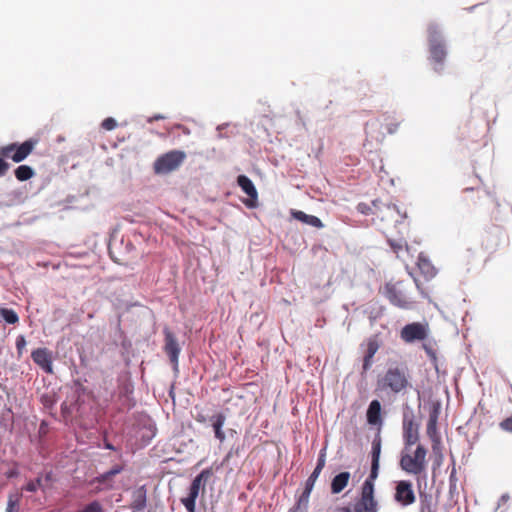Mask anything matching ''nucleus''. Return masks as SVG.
I'll use <instances>...</instances> for the list:
<instances>
[{"label":"nucleus","instance_id":"obj_26","mask_svg":"<svg viewBox=\"0 0 512 512\" xmlns=\"http://www.w3.org/2000/svg\"><path fill=\"white\" fill-rule=\"evenodd\" d=\"M209 421L214 430V433H216V432L223 430V426L226 421V416L224 413L219 412V413H216V414H213L212 416H210Z\"/></svg>","mask_w":512,"mask_h":512},{"label":"nucleus","instance_id":"obj_46","mask_svg":"<svg viewBox=\"0 0 512 512\" xmlns=\"http://www.w3.org/2000/svg\"><path fill=\"white\" fill-rule=\"evenodd\" d=\"M414 282L422 297L428 298V294L421 288L419 281L417 279H414Z\"/></svg>","mask_w":512,"mask_h":512},{"label":"nucleus","instance_id":"obj_8","mask_svg":"<svg viewBox=\"0 0 512 512\" xmlns=\"http://www.w3.org/2000/svg\"><path fill=\"white\" fill-rule=\"evenodd\" d=\"M163 334L164 351L168 355L169 360L173 365V369L177 371L179 365V355L181 352V346L179 345L175 334L168 327H164Z\"/></svg>","mask_w":512,"mask_h":512},{"label":"nucleus","instance_id":"obj_21","mask_svg":"<svg viewBox=\"0 0 512 512\" xmlns=\"http://www.w3.org/2000/svg\"><path fill=\"white\" fill-rule=\"evenodd\" d=\"M26 196L20 190H13L6 195V199L0 202V207H13L17 205H21L25 202Z\"/></svg>","mask_w":512,"mask_h":512},{"label":"nucleus","instance_id":"obj_14","mask_svg":"<svg viewBox=\"0 0 512 512\" xmlns=\"http://www.w3.org/2000/svg\"><path fill=\"white\" fill-rule=\"evenodd\" d=\"M381 437L378 433L373 441L371 447V469L372 477L379 474V466H380V455H381Z\"/></svg>","mask_w":512,"mask_h":512},{"label":"nucleus","instance_id":"obj_13","mask_svg":"<svg viewBox=\"0 0 512 512\" xmlns=\"http://www.w3.org/2000/svg\"><path fill=\"white\" fill-rule=\"evenodd\" d=\"M366 418L369 425L381 426L383 423L381 416V403L379 400L374 399L369 403Z\"/></svg>","mask_w":512,"mask_h":512},{"label":"nucleus","instance_id":"obj_40","mask_svg":"<svg viewBox=\"0 0 512 512\" xmlns=\"http://www.w3.org/2000/svg\"><path fill=\"white\" fill-rule=\"evenodd\" d=\"M240 446L239 445H233L228 453L226 454L225 458L223 459V462H228L230 458H232L234 455H239L240 453Z\"/></svg>","mask_w":512,"mask_h":512},{"label":"nucleus","instance_id":"obj_11","mask_svg":"<svg viewBox=\"0 0 512 512\" xmlns=\"http://www.w3.org/2000/svg\"><path fill=\"white\" fill-rule=\"evenodd\" d=\"M31 358L45 373H53L52 353L47 348H37L33 350Z\"/></svg>","mask_w":512,"mask_h":512},{"label":"nucleus","instance_id":"obj_6","mask_svg":"<svg viewBox=\"0 0 512 512\" xmlns=\"http://www.w3.org/2000/svg\"><path fill=\"white\" fill-rule=\"evenodd\" d=\"M427 32L431 59L441 65L446 57V49L441 38V33L434 24L429 25Z\"/></svg>","mask_w":512,"mask_h":512},{"label":"nucleus","instance_id":"obj_54","mask_svg":"<svg viewBox=\"0 0 512 512\" xmlns=\"http://www.w3.org/2000/svg\"><path fill=\"white\" fill-rule=\"evenodd\" d=\"M174 128L180 129V128H182V126L181 125H176Z\"/></svg>","mask_w":512,"mask_h":512},{"label":"nucleus","instance_id":"obj_31","mask_svg":"<svg viewBox=\"0 0 512 512\" xmlns=\"http://www.w3.org/2000/svg\"><path fill=\"white\" fill-rule=\"evenodd\" d=\"M19 495L10 494L8 497L6 512H18L19 511Z\"/></svg>","mask_w":512,"mask_h":512},{"label":"nucleus","instance_id":"obj_41","mask_svg":"<svg viewBox=\"0 0 512 512\" xmlns=\"http://www.w3.org/2000/svg\"><path fill=\"white\" fill-rule=\"evenodd\" d=\"M117 126V122L114 118L108 117L103 120L101 123V128H115Z\"/></svg>","mask_w":512,"mask_h":512},{"label":"nucleus","instance_id":"obj_52","mask_svg":"<svg viewBox=\"0 0 512 512\" xmlns=\"http://www.w3.org/2000/svg\"><path fill=\"white\" fill-rule=\"evenodd\" d=\"M197 421L198 422H201V423H204L206 421V418L202 415H199L198 418H197Z\"/></svg>","mask_w":512,"mask_h":512},{"label":"nucleus","instance_id":"obj_4","mask_svg":"<svg viewBox=\"0 0 512 512\" xmlns=\"http://www.w3.org/2000/svg\"><path fill=\"white\" fill-rule=\"evenodd\" d=\"M185 158L186 154L183 151H169L154 161V171L156 174H168L179 168Z\"/></svg>","mask_w":512,"mask_h":512},{"label":"nucleus","instance_id":"obj_25","mask_svg":"<svg viewBox=\"0 0 512 512\" xmlns=\"http://www.w3.org/2000/svg\"><path fill=\"white\" fill-rule=\"evenodd\" d=\"M122 471H123L122 465H114L108 471L98 475L96 477V481L99 484H106L113 476H116L117 474L121 473Z\"/></svg>","mask_w":512,"mask_h":512},{"label":"nucleus","instance_id":"obj_27","mask_svg":"<svg viewBox=\"0 0 512 512\" xmlns=\"http://www.w3.org/2000/svg\"><path fill=\"white\" fill-rule=\"evenodd\" d=\"M311 492L312 491H310V490H308V492H307V489L304 488V491L300 495L296 506L293 509H291L290 512H298V510H301V509H302L301 512H306Z\"/></svg>","mask_w":512,"mask_h":512},{"label":"nucleus","instance_id":"obj_45","mask_svg":"<svg viewBox=\"0 0 512 512\" xmlns=\"http://www.w3.org/2000/svg\"><path fill=\"white\" fill-rule=\"evenodd\" d=\"M509 500V495L508 494H503L499 500H498V505H497V508L498 509L499 507H501L502 505L506 504L507 501Z\"/></svg>","mask_w":512,"mask_h":512},{"label":"nucleus","instance_id":"obj_37","mask_svg":"<svg viewBox=\"0 0 512 512\" xmlns=\"http://www.w3.org/2000/svg\"><path fill=\"white\" fill-rule=\"evenodd\" d=\"M79 512H102V506L98 501H92Z\"/></svg>","mask_w":512,"mask_h":512},{"label":"nucleus","instance_id":"obj_10","mask_svg":"<svg viewBox=\"0 0 512 512\" xmlns=\"http://www.w3.org/2000/svg\"><path fill=\"white\" fill-rule=\"evenodd\" d=\"M394 499L402 506H409L415 502V493L412 483L408 480H401L395 488Z\"/></svg>","mask_w":512,"mask_h":512},{"label":"nucleus","instance_id":"obj_50","mask_svg":"<svg viewBox=\"0 0 512 512\" xmlns=\"http://www.w3.org/2000/svg\"><path fill=\"white\" fill-rule=\"evenodd\" d=\"M104 447H105L106 449H109V450H116L115 446H114L113 444L109 443V442H106V443L104 444Z\"/></svg>","mask_w":512,"mask_h":512},{"label":"nucleus","instance_id":"obj_30","mask_svg":"<svg viewBox=\"0 0 512 512\" xmlns=\"http://www.w3.org/2000/svg\"><path fill=\"white\" fill-rule=\"evenodd\" d=\"M38 489L45 490L42 477H37L35 480L29 481L25 486V490L28 492H36Z\"/></svg>","mask_w":512,"mask_h":512},{"label":"nucleus","instance_id":"obj_53","mask_svg":"<svg viewBox=\"0 0 512 512\" xmlns=\"http://www.w3.org/2000/svg\"><path fill=\"white\" fill-rule=\"evenodd\" d=\"M392 208H393V209H394L398 214H401V213H400L399 208L397 207V205H395V204H394V205L392 206Z\"/></svg>","mask_w":512,"mask_h":512},{"label":"nucleus","instance_id":"obj_38","mask_svg":"<svg viewBox=\"0 0 512 512\" xmlns=\"http://www.w3.org/2000/svg\"><path fill=\"white\" fill-rule=\"evenodd\" d=\"M500 428L503 431L512 433V415L504 420H502L499 424Z\"/></svg>","mask_w":512,"mask_h":512},{"label":"nucleus","instance_id":"obj_2","mask_svg":"<svg viewBox=\"0 0 512 512\" xmlns=\"http://www.w3.org/2000/svg\"><path fill=\"white\" fill-rule=\"evenodd\" d=\"M411 448H403L400 454L399 466L407 474L420 475L426 470L427 449L422 444H418L413 452Z\"/></svg>","mask_w":512,"mask_h":512},{"label":"nucleus","instance_id":"obj_48","mask_svg":"<svg viewBox=\"0 0 512 512\" xmlns=\"http://www.w3.org/2000/svg\"><path fill=\"white\" fill-rule=\"evenodd\" d=\"M164 118H165V116H163V115H155L154 117L149 118L147 122L149 124H152L153 120L164 119Z\"/></svg>","mask_w":512,"mask_h":512},{"label":"nucleus","instance_id":"obj_18","mask_svg":"<svg viewBox=\"0 0 512 512\" xmlns=\"http://www.w3.org/2000/svg\"><path fill=\"white\" fill-rule=\"evenodd\" d=\"M291 214L294 219H296L304 224H307L309 226H312L315 228L324 227L321 219L318 218L317 216L309 215V214H306L305 212L299 211V210H292Z\"/></svg>","mask_w":512,"mask_h":512},{"label":"nucleus","instance_id":"obj_33","mask_svg":"<svg viewBox=\"0 0 512 512\" xmlns=\"http://www.w3.org/2000/svg\"><path fill=\"white\" fill-rule=\"evenodd\" d=\"M420 512H434V510L432 508L431 496L425 495L424 497H421Z\"/></svg>","mask_w":512,"mask_h":512},{"label":"nucleus","instance_id":"obj_28","mask_svg":"<svg viewBox=\"0 0 512 512\" xmlns=\"http://www.w3.org/2000/svg\"><path fill=\"white\" fill-rule=\"evenodd\" d=\"M0 316L8 324H16L19 321L18 314L11 308H0Z\"/></svg>","mask_w":512,"mask_h":512},{"label":"nucleus","instance_id":"obj_44","mask_svg":"<svg viewBox=\"0 0 512 512\" xmlns=\"http://www.w3.org/2000/svg\"><path fill=\"white\" fill-rule=\"evenodd\" d=\"M39 477L43 478V483H44L45 488H46L48 483H50L52 481L53 474H52V471H49V472H46L43 475H40Z\"/></svg>","mask_w":512,"mask_h":512},{"label":"nucleus","instance_id":"obj_1","mask_svg":"<svg viewBox=\"0 0 512 512\" xmlns=\"http://www.w3.org/2000/svg\"><path fill=\"white\" fill-rule=\"evenodd\" d=\"M409 370L405 365H391L377 380V390L387 394L400 395L412 387Z\"/></svg>","mask_w":512,"mask_h":512},{"label":"nucleus","instance_id":"obj_36","mask_svg":"<svg viewBox=\"0 0 512 512\" xmlns=\"http://www.w3.org/2000/svg\"><path fill=\"white\" fill-rule=\"evenodd\" d=\"M320 472L317 470H313L308 479L305 482V489L312 491L315 485L316 480L318 479Z\"/></svg>","mask_w":512,"mask_h":512},{"label":"nucleus","instance_id":"obj_20","mask_svg":"<svg viewBox=\"0 0 512 512\" xmlns=\"http://www.w3.org/2000/svg\"><path fill=\"white\" fill-rule=\"evenodd\" d=\"M417 265L420 272L427 280L432 279L437 273L431 261L423 254L419 255Z\"/></svg>","mask_w":512,"mask_h":512},{"label":"nucleus","instance_id":"obj_32","mask_svg":"<svg viewBox=\"0 0 512 512\" xmlns=\"http://www.w3.org/2000/svg\"><path fill=\"white\" fill-rule=\"evenodd\" d=\"M441 404L440 402H433L429 412L428 421L437 422L440 414Z\"/></svg>","mask_w":512,"mask_h":512},{"label":"nucleus","instance_id":"obj_23","mask_svg":"<svg viewBox=\"0 0 512 512\" xmlns=\"http://www.w3.org/2000/svg\"><path fill=\"white\" fill-rule=\"evenodd\" d=\"M378 503H371L369 504L368 501L360 500L356 502L353 506V508L350 507H344L342 509L343 512H378L377 509Z\"/></svg>","mask_w":512,"mask_h":512},{"label":"nucleus","instance_id":"obj_43","mask_svg":"<svg viewBox=\"0 0 512 512\" xmlns=\"http://www.w3.org/2000/svg\"><path fill=\"white\" fill-rule=\"evenodd\" d=\"M8 169L9 164L3 159V157H0V176L2 177L5 175Z\"/></svg>","mask_w":512,"mask_h":512},{"label":"nucleus","instance_id":"obj_17","mask_svg":"<svg viewBox=\"0 0 512 512\" xmlns=\"http://www.w3.org/2000/svg\"><path fill=\"white\" fill-rule=\"evenodd\" d=\"M237 184L247 196H249L252 200H257V189L248 176L239 175L237 177Z\"/></svg>","mask_w":512,"mask_h":512},{"label":"nucleus","instance_id":"obj_9","mask_svg":"<svg viewBox=\"0 0 512 512\" xmlns=\"http://www.w3.org/2000/svg\"><path fill=\"white\" fill-rule=\"evenodd\" d=\"M400 335L405 342L413 343L415 341L424 340L427 337V329L425 325L419 322H413L405 325Z\"/></svg>","mask_w":512,"mask_h":512},{"label":"nucleus","instance_id":"obj_5","mask_svg":"<svg viewBox=\"0 0 512 512\" xmlns=\"http://www.w3.org/2000/svg\"><path fill=\"white\" fill-rule=\"evenodd\" d=\"M403 441L404 447H412L419 441V425L415 422L413 409L406 405L403 411Z\"/></svg>","mask_w":512,"mask_h":512},{"label":"nucleus","instance_id":"obj_22","mask_svg":"<svg viewBox=\"0 0 512 512\" xmlns=\"http://www.w3.org/2000/svg\"><path fill=\"white\" fill-rule=\"evenodd\" d=\"M379 349V345L376 340L370 339L367 343V349L363 358V373L367 372L372 366V359Z\"/></svg>","mask_w":512,"mask_h":512},{"label":"nucleus","instance_id":"obj_3","mask_svg":"<svg viewBox=\"0 0 512 512\" xmlns=\"http://www.w3.org/2000/svg\"><path fill=\"white\" fill-rule=\"evenodd\" d=\"M38 142L39 139L33 137L22 143H11L0 148V155L12 159L15 163L22 162L33 151Z\"/></svg>","mask_w":512,"mask_h":512},{"label":"nucleus","instance_id":"obj_34","mask_svg":"<svg viewBox=\"0 0 512 512\" xmlns=\"http://www.w3.org/2000/svg\"><path fill=\"white\" fill-rule=\"evenodd\" d=\"M325 463H326V447H324L320 450L318 459H317V464H316V467L314 468V470L315 471L318 470L321 473V471L323 470V468L325 466Z\"/></svg>","mask_w":512,"mask_h":512},{"label":"nucleus","instance_id":"obj_12","mask_svg":"<svg viewBox=\"0 0 512 512\" xmlns=\"http://www.w3.org/2000/svg\"><path fill=\"white\" fill-rule=\"evenodd\" d=\"M147 507V488L146 485L135 487L131 491V503L129 509L131 512H144Z\"/></svg>","mask_w":512,"mask_h":512},{"label":"nucleus","instance_id":"obj_15","mask_svg":"<svg viewBox=\"0 0 512 512\" xmlns=\"http://www.w3.org/2000/svg\"><path fill=\"white\" fill-rule=\"evenodd\" d=\"M377 477L378 475L372 477V471H370L369 476L365 479L362 485L360 500L368 501L369 503H377L374 498V481L377 479Z\"/></svg>","mask_w":512,"mask_h":512},{"label":"nucleus","instance_id":"obj_29","mask_svg":"<svg viewBox=\"0 0 512 512\" xmlns=\"http://www.w3.org/2000/svg\"><path fill=\"white\" fill-rule=\"evenodd\" d=\"M213 475V471L211 468L203 469L193 480L192 483L198 486H202L205 484L208 479Z\"/></svg>","mask_w":512,"mask_h":512},{"label":"nucleus","instance_id":"obj_16","mask_svg":"<svg viewBox=\"0 0 512 512\" xmlns=\"http://www.w3.org/2000/svg\"><path fill=\"white\" fill-rule=\"evenodd\" d=\"M200 492V486L195 485L191 482L188 495L181 499L182 504L186 508L187 512H195L196 499Z\"/></svg>","mask_w":512,"mask_h":512},{"label":"nucleus","instance_id":"obj_51","mask_svg":"<svg viewBox=\"0 0 512 512\" xmlns=\"http://www.w3.org/2000/svg\"><path fill=\"white\" fill-rule=\"evenodd\" d=\"M365 208H366V205H365V204H362V203H361V204H359V205H358V210H359L360 212H362V213H366Z\"/></svg>","mask_w":512,"mask_h":512},{"label":"nucleus","instance_id":"obj_42","mask_svg":"<svg viewBox=\"0 0 512 512\" xmlns=\"http://www.w3.org/2000/svg\"><path fill=\"white\" fill-rule=\"evenodd\" d=\"M25 345H26V340H25L24 336L23 335H19L16 338V348H17L19 353H21V351L25 347Z\"/></svg>","mask_w":512,"mask_h":512},{"label":"nucleus","instance_id":"obj_7","mask_svg":"<svg viewBox=\"0 0 512 512\" xmlns=\"http://www.w3.org/2000/svg\"><path fill=\"white\" fill-rule=\"evenodd\" d=\"M384 294L389 302L402 309H411L414 302L401 288V282L387 283L384 287Z\"/></svg>","mask_w":512,"mask_h":512},{"label":"nucleus","instance_id":"obj_49","mask_svg":"<svg viewBox=\"0 0 512 512\" xmlns=\"http://www.w3.org/2000/svg\"><path fill=\"white\" fill-rule=\"evenodd\" d=\"M481 137H482V146H486L488 143L487 133H484Z\"/></svg>","mask_w":512,"mask_h":512},{"label":"nucleus","instance_id":"obj_47","mask_svg":"<svg viewBox=\"0 0 512 512\" xmlns=\"http://www.w3.org/2000/svg\"><path fill=\"white\" fill-rule=\"evenodd\" d=\"M214 435H215V438L218 439L221 443H223L225 441L226 437H225V433L223 432V430L214 433Z\"/></svg>","mask_w":512,"mask_h":512},{"label":"nucleus","instance_id":"obj_35","mask_svg":"<svg viewBox=\"0 0 512 512\" xmlns=\"http://www.w3.org/2000/svg\"><path fill=\"white\" fill-rule=\"evenodd\" d=\"M388 244L391 247V249L396 253H398L400 250H402L404 246L407 247V242L403 239H399V240L388 239Z\"/></svg>","mask_w":512,"mask_h":512},{"label":"nucleus","instance_id":"obj_19","mask_svg":"<svg viewBox=\"0 0 512 512\" xmlns=\"http://www.w3.org/2000/svg\"><path fill=\"white\" fill-rule=\"evenodd\" d=\"M350 473L347 471L340 472L335 475L331 481V492L333 494H339L348 485L350 480Z\"/></svg>","mask_w":512,"mask_h":512},{"label":"nucleus","instance_id":"obj_39","mask_svg":"<svg viewBox=\"0 0 512 512\" xmlns=\"http://www.w3.org/2000/svg\"><path fill=\"white\" fill-rule=\"evenodd\" d=\"M436 426L437 422L428 421L427 422V434L432 439V441H435V435H436Z\"/></svg>","mask_w":512,"mask_h":512},{"label":"nucleus","instance_id":"obj_24","mask_svg":"<svg viewBox=\"0 0 512 512\" xmlns=\"http://www.w3.org/2000/svg\"><path fill=\"white\" fill-rule=\"evenodd\" d=\"M14 174L17 180L23 182L32 178L35 172L29 165H20L15 169Z\"/></svg>","mask_w":512,"mask_h":512}]
</instances>
